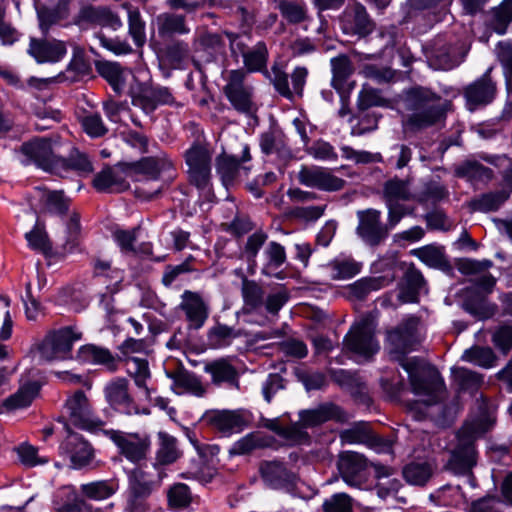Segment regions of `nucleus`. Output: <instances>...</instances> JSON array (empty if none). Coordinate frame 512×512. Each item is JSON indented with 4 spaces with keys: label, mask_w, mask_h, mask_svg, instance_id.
Masks as SVG:
<instances>
[{
    "label": "nucleus",
    "mask_w": 512,
    "mask_h": 512,
    "mask_svg": "<svg viewBox=\"0 0 512 512\" xmlns=\"http://www.w3.org/2000/svg\"><path fill=\"white\" fill-rule=\"evenodd\" d=\"M419 326V318L415 316L403 319L386 332V349L390 357L407 372L413 393L427 397L426 404L433 405L445 394L444 379L435 368L424 369L419 358H405L408 353L417 350L422 342Z\"/></svg>",
    "instance_id": "f257e3e1"
},
{
    "label": "nucleus",
    "mask_w": 512,
    "mask_h": 512,
    "mask_svg": "<svg viewBox=\"0 0 512 512\" xmlns=\"http://www.w3.org/2000/svg\"><path fill=\"white\" fill-rule=\"evenodd\" d=\"M404 107L408 112L406 127L418 132L444 122L451 102L429 87L415 85L404 91Z\"/></svg>",
    "instance_id": "f03ea898"
},
{
    "label": "nucleus",
    "mask_w": 512,
    "mask_h": 512,
    "mask_svg": "<svg viewBox=\"0 0 512 512\" xmlns=\"http://www.w3.org/2000/svg\"><path fill=\"white\" fill-rule=\"evenodd\" d=\"M490 419L467 421L457 433L458 443L451 451L446 469L455 475H470L477 464L475 441L491 427Z\"/></svg>",
    "instance_id": "7ed1b4c3"
},
{
    "label": "nucleus",
    "mask_w": 512,
    "mask_h": 512,
    "mask_svg": "<svg viewBox=\"0 0 512 512\" xmlns=\"http://www.w3.org/2000/svg\"><path fill=\"white\" fill-rule=\"evenodd\" d=\"M225 36L229 41L231 56L236 61L242 59V69L246 75L260 72L269 77V50L265 41H254L251 33L225 32Z\"/></svg>",
    "instance_id": "20e7f679"
},
{
    "label": "nucleus",
    "mask_w": 512,
    "mask_h": 512,
    "mask_svg": "<svg viewBox=\"0 0 512 512\" xmlns=\"http://www.w3.org/2000/svg\"><path fill=\"white\" fill-rule=\"evenodd\" d=\"M225 85L222 92L232 108L240 114L251 116L256 110L254 87L247 81L243 69H232L224 76Z\"/></svg>",
    "instance_id": "39448f33"
},
{
    "label": "nucleus",
    "mask_w": 512,
    "mask_h": 512,
    "mask_svg": "<svg viewBox=\"0 0 512 512\" xmlns=\"http://www.w3.org/2000/svg\"><path fill=\"white\" fill-rule=\"evenodd\" d=\"M129 96L132 105L146 115L154 113L159 106L177 105L172 90L161 85L136 82L130 87Z\"/></svg>",
    "instance_id": "423d86ee"
},
{
    "label": "nucleus",
    "mask_w": 512,
    "mask_h": 512,
    "mask_svg": "<svg viewBox=\"0 0 512 512\" xmlns=\"http://www.w3.org/2000/svg\"><path fill=\"white\" fill-rule=\"evenodd\" d=\"M65 412L69 424L91 433L103 430L105 422L92 410L91 404L82 390L75 391L65 402Z\"/></svg>",
    "instance_id": "0eeeda50"
},
{
    "label": "nucleus",
    "mask_w": 512,
    "mask_h": 512,
    "mask_svg": "<svg viewBox=\"0 0 512 512\" xmlns=\"http://www.w3.org/2000/svg\"><path fill=\"white\" fill-rule=\"evenodd\" d=\"M81 336L71 326L49 332L38 347L40 358L46 362L71 358L73 345Z\"/></svg>",
    "instance_id": "6e6552de"
},
{
    "label": "nucleus",
    "mask_w": 512,
    "mask_h": 512,
    "mask_svg": "<svg viewBox=\"0 0 512 512\" xmlns=\"http://www.w3.org/2000/svg\"><path fill=\"white\" fill-rule=\"evenodd\" d=\"M344 344L348 351L365 359L371 358L379 349V342L375 338V325L369 317H363L350 328L344 337Z\"/></svg>",
    "instance_id": "1a4fd4ad"
},
{
    "label": "nucleus",
    "mask_w": 512,
    "mask_h": 512,
    "mask_svg": "<svg viewBox=\"0 0 512 512\" xmlns=\"http://www.w3.org/2000/svg\"><path fill=\"white\" fill-rule=\"evenodd\" d=\"M185 161L190 183L201 192L210 194L212 174L209 150L201 144H194L185 152Z\"/></svg>",
    "instance_id": "9d476101"
},
{
    "label": "nucleus",
    "mask_w": 512,
    "mask_h": 512,
    "mask_svg": "<svg viewBox=\"0 0 512 512\" xmlns=\"http://www.w3.org/2000/svg\"><path fill=\"white\" fill-rule=\"evenodd\" d=\"M251 160L250 147L248 144L242 145V154L240 157L222 152L215 159L216 173L219 176L223 186L228 189L235 185L242 176H248L251 168L245 163Z\"/></svg>",
    "instance_id": "9b49d317"
},
{
    "label": "nucleus",
    "mask_w": 512,
    "mask_h": 512,
    "mask_svg": "<svg viewBox=\"0 0 512 512\" xmlns=\"http://www.w3.org/2000/svg\"><path fill=\"white\" fill-rule=\"evenodd\" d=\"M105 399L110 407L124 415L150 414L148 408L140 409L129 393V382L126 378H115L104 388Z\"/></svg>",
    "instance_id": "f8f14e48"
},
{
    "label": "nucleus",
    "mask_w": 512,
    "mask_h": 512,
    "mask_svg": "<svg viewBox=\"0 0 512 512\" xmlns=\"http://www.w3.org/2000/svg\"><path fill=\"white\" fill-rule=\"evenodd\" d=\"M206 421L223 436L242 432L252 424L253 416L248 410L212 411L206 415Z\"/></svg>",
    "instance_id": "ddd939ff"
},
{
    "label": "nucleus",
    "mask_w": 512,
    "mask_h": 512,
    "mask_svg": "<svg viewBox=\"0 0 512 512\" xmlns=\"http://www.w3.org/2000/svg\"><path fill=\"white\" fill-rule=\"evenodd\" d=\"M263 482L274 490L291 492L295 489L298 476L279 460H265L259 465Z\"/></svg>",
    "instance_id": "4468645a"
},
{
    "label": "nucleus",
    "mask_w": 512,
    "mask_h": 512,
    "mask_svg": "<svg viewBox=\"0 0 512 512\" xmlns=\"http://www.w3.org/2000/svg\"><path fill=\"white\" fill-rule=\"evenodd\" d=\"M105 433L117 446L120 454L129 461L138 463L145 459L151 444L147 436L118 430H109Z\"/></svg>",
    "instance_id": "2eb2a0df"
},
{
    "label": "nucleus",
    "mask_w": 512,
    "mask_h": 512,
    "mask_svg": "<svg viewBox=\"0 0 512 512\" xmlns=\"http://www.w3.org/2000/svg\"><path fill=\"white\" fill-rule=\"evenodd\" d=\"M357 235L369 246H378L388 236L387 227L381 222V211L369 208L357 212Z\"/></svg>",
    "instance_id": "dca6fc26"
},
{
    "label": "nucleus",
    "mask_w": 512,
    "mask_h": 512,
    "mask_svg": "<svg viewBox=\"0 0 512 512\" xmlns=\"http://www.w3.org/2000/svg\"><path fill=\"white\" fill-rule=\"evenodd\" d=\"M300 184L326 192H336L344 188L346 181L333 175L320 166H302L298 172Z\"/></svg>",
    "instance_id": "f3484780"
},
{
    "label": "nucleus",
    "mask_w": 512,
    "mask_h": 512,
    "mask_svg": "<svg viewBox=\"0 0 512 512\" xmlns=\"http://www.w3.org/2000/svg\"><path fill=\"white\" fill-rule=\"evenodd\" d=\"M21 152L26 157V160L23 161L24 164H35L38 168L54 174L59 156L53 153L52 143L49 139L38 138L24 143Z\"/></svg>",
    "instance_id": "a211bd4d"
},
{
    "label": "nucleus",
    "mask_w": 512,
    "mask_h": 512,
    "mask_svg": "<svg viewBox=\"0 0 512 512\" xmlns=\"http://www.w3.org/2000/svg\"><path fill=\"white\" fill-rule=\"evenodd\" d=\"M68 436L60 444V452L66 455L74 469H81L91 463L94 457V449L82 435L70 432L68 424L65 423Z\"/></svg>",
    "instance_id": "6ab92c4d"
},
{
    "label": "nucleus",
    "mask_w": 512,
    "mask_h": 512,
    "mask_svg": "<svg viewBox=\"0 0 512 512\" xmlns=\"http://www.w3.org/2000/svg\"><path fill=\"white\" fill-rule=\"evenodd\" d=\"M337 468L343 481L350 487L359 488L366 481L367 460L357 452H342Z\"/></svg>",
    "instance_id": "aec40b11"
},
{
    "label": "nucleus",
    "mask_w": 512,
    "mask_h": 512,
    "mask_svg": "<svg viewBox=\"0 0 512 512\" xmlns=\"http://www.w3.org/2000/svg\"><path fill=\"white\" fill-rule=\"evenodd\" d=\"M74 24H94L102 27H109L114 31L120 29L123 23L120 17L111 9L102 6L84 5L80 8L74 19Z\"/></svg>",
    "instance_id": "412c9836"
},
{
    "label": "nucleus",
    "mask_w": 512,
    "mask_h": 512,
    "mask_svg": "<svg viewBox=\"0 0 512 512\" xmlns=\"http://www.w3.org/2000/svg\"><path fill=\"white\" fill-rule=\"evenodd\" d=\"M340 28L346 35L364 37L372 31V21L361 4L348 7L340 17Z\"/></svg>",
    "instance_id": "4be33fe9"
},
{
    "label": "nucleus",
    "mask_w": 512,
    "mask_h": 512,
    "mask_svg": "<svg viewBox=\"0 0 512 512\" xmlns=\"http://www.w3.org/2000/svg\"><path fill=\"white\" fill-rule=\"evenodd\" d=\"M180 309L184 311L189 328L198 330L209 316V306L197 292L185 290L181 295Z\"/></svg>",
    "instance_id": "5701e85b"
},
{
    "label": "nucleus",
    "mask_w": 512,
    "mask_h": 512,
    "mask_svg": "<svg viewBox=\"0 0 512 512\" xmlns=\"http://www.w3.org/2000/svg\"><path fill=\"white\" fill-rule=\"evenodd\" d=\"M491 70V67L488 68L479 79L465 88L464 96L470 110L475 109L479 105H487L495 98L496 84L490 78Z\"/></svg>",
    "instance_id": "b1692460"
},
{
    "label": "nucleus",
    "mask_w": 512,
    "mask_h": 512,
    "mask_svg": "<svg viewBox=\"0 0 512 512\" xmlns=\"http://www.w3.org/2000/svg\"><path fill=\"white\" fill-rule=\"evenodd\" d=\"M94 171L90 157L77 148H73L68 157H61L57 160L54 168V175L68 177L71 173L78 176H86Z\"/></svg>",
    "instance_id": "393cba45"
},
{
    "label": "nucleus",
    "mask_w": 512,
    "mask_h": 512,
    "mask_svg": "<svg viewBox=\"0 0 512 512\" xmlns=\"http://www.w3.org/2000/svg\"><path fill=\"white\" fill-rule=\"evenodd\" d=\"M27 52L37 63H56L64 58L67 48L65 43L60 40L31 38Z\"/></svg>",
    "instance_id": "a878e982"
},
{
    "label": "nucleus",
    "mask_w": 512,
    "mask_h": 512,
    "mask_svg": "<svg viewBox=\"0 0 512 512\" xmlns=\"http://www.w3.org/2000/svg\"><path fill=\"white\" fill-rule=\"evenodd\" d=\"M136 174H141L149 180H158L163 176L174 177V165L165 155L143 157L132 164Z\"/></svg>",
    "instance_id": "bb28decb"
},
{
    "label": "nucleus",
    "mask_w": 512,
    "mask_h": 512,
    "mask_svg": "<svg viewBox=\"0 0 512 512\" xmlns=\"http://www.w3.org/2000/svg\"><path fill=\"white\" fill-rule=\"evenodd\" d=\"M77 358L84 363L103 366L110 372H115L118 369L120 361L108 348L95 344L81 346L77 352Z\"/></svg>",
    "instance_id": "cd10ccee"
},
{
    "label": "nucleus",
    "mask_w": 512,
    "mask_h": 512,
    "mask_svg": "<svg viewBox=\"0 0 512 512\" xmlns=\"http://www.w3.org/2000/svg\"><path fill=\"white\" fill-rule=\"evenodd\" d=\"M345 418L346 413L343 409L332 402H326L318 405L315 409L300 412V420L305 427L317 426L330 420L343 421Z\"/></svg>",
    "instance_id": "c85d7f7f"
},
{
    "label": "nucleus",
    "mask_w": 512,
    "mask_h": 512,
    "mask_svg": "<svg viewBox=\"0 0 512 512\" xmlns=\"http://www.w3.org/2000/svg\"><path fill=\"white\" fill-rule=\"evenodd\" d=\"M53 508L56 512H90V505L79 496L71 485L62 486L53 495Z\"/></svg>",
    "instance_id": "c756f323"
},
{
    "label": "nucleus",
    "mask_w": 512,
    "mask_h": 512,
    "mask_svg": "<svg viewBox=\"0 0 512 512\" xmlns=\"http://www.w3.org/2000/svg\"><path fill=\"white\" fill-rule=\"evenodd\" d=\"M426 281L422 272L411 264L400 282V298L407 303L417 302L420 293L425 290Z\"/></svg>",
    "instance_id": "7c9ffc66"
},
{
    "label": "nucleus",
    "mask_w": 512,
    "mask_h": 512,
    "mask_svg": "<svg viewBox=\"0 0 512 512\" xmlns=\"http://www.w3.org/2000/svg\"><path fill=\"white\" fill-rule=\"evenodd\" d=\"M454 174L472 185L487 184L494 177L491 168L484 166L479 161L470 159L458 164L454 169Z\"/></svg>",
    "instance_id": "2f4dec72"
},
{
    "label": "nucleus",
    "mask_w": 512,
    "mask_h": 512,
    "mask_svg": "<svg viewBox=\"0 0 512 512\" xmlns=\"http://www.w3.org/2000/svg\"><path fill=\"white\" fill-rule=\"evenodd\" d=\"M205 372L211 375L212 382L216 385L226 384L229 387L239 388V374L226 358L207 363Z\"/></svg>",
    "instance_id": "473e14b6"
},
{
    "label": "nucleus",
    "mask_w": 512,
    "mask_h": 512,
    "mask_svg": "<svg viewBox=\"0 0 512 512\" xmlns=\"http://www.w3.org/2000/svg\"><path fill=\"white\" fill-rule=\"evenodd\" d=\"M125 365L126 371L134 380L136 387L143 389L146 399L151 400V395L154 393V389L147 386V381L151 379L148 360L146 358L136 356L126 357Z\"/></svg>",
    "instance_id": "72a5a7b5"
},
{
    "label": "nucleus",
    "mask_w": 512,
    "mask_h": 512,
    "mask_svg": "<svg viewBox=\"0 0 512 512\" xmlns=\"http://www.w3.org/2000/svg\"><path fill=\"white\" fill-rule=\"evenodd\" d=\"M225 47L221 34L207 32L200 37L196 53L206 63L216 62L223 57Z\"/></svg>",
    "instance_id": "f704fd0d"
},
{
    "label": "nucleus",
    "mask_w": 512,
    "mask_h": 512,
    "mask_svg": "<svg viewBox=\"0 0 512 512\" xmlns=\"http://www.w3.org/2000/svg\"><path fill=\"white\" fill-rule=\"evenodd\" d=\"M70 0H58L53 7H42L37 10L39 28L47 36L50 28L69 16Z\"/></svg>",
    "instance_id": "c9c22d12"
},
{
    "label": "nucleus",
    "mask_w": 512,
    "mask_h": 512,
    "mask_svg": "<svg viewBox=\"0 0 512 512\" xmlns=\"http://www.w3.org/2000/svg\"><path fill=\"white\" fill-rule=\"evenodd\" d=\"M93 186L99 192H122L129 188L122 173L111 167H107L95 175Z\"/></svg>",
    "instance_id": "e433bc0d"
},
{
    "label": "nucleus",
    "mask_w": 512,
    "mask_h": 512,
    "mask_svg": "<svg viewBox=\"0 0 512 512\" xmlns=\"http://www.w3.org/2000/svg\"><path fill=\"white\" fill-rule=\"evenodd\" d=\"M383 199L385 203H400L415 200V195L411 192L408 181L394 177L384 183Z\"/></svg>",
    "instance_id": "4c0bfd02"
},
{
    "label": "nucleus",
    "mask_w": 512,
    "mask_h": 512,
    "mask_svg": "<svg viewBox=\"0 0 512 512\" xmlns=\"http://www.w3.org/2000/svg\"><path fill=\"white\" fill-rule=\"evenodd\" d=\"M241 295L244 308L248 312L257 311L264 305L265 291L255 280L242 278Z\"/></svg>",
    "instance_id": "58836bf2"
},
{
    "label": "nucleus",
    "mask_w": 512,
    "mask_h": 512,
    "mask_svg": "<svg viewBox=\"0 0 512 512\" xmlns=\"http://www.w3.org/2000/svg\"><path fill=\"white\" fill-rule=\"evenodd\" d=\"M508 198L509 194L504 190L483 193L471 199L468 207L473 212L497 211Z\"/></svg>",
    "instance_id": "ea45409f"
},
{
    "label": "nucleus",
    "mask_w": 512,
    "mask_h": 512,
    "mask_svg": "<svg viewBox=\"0 0 512 512\" xmlns=\"http://www.w3.org/2000/svg\"><path fill=\"white\" fill-rule=\"evenodd\" d=\"M158 441L159 447L156 452V463L154 467L156 468L158 464L169 465L177 461L180 457L177 439L167 432L160 431L158 432Z\"/></svg>",
    "instance_id": "a19ab883"
},
{
    "label": "nucleus",
    "mask_w": 512,
    "mask_h": 512,
    "mask_svg": "<svg viewBox=\"0 0 512 512\" xmlns=\"http://www.w3.org/2000/svg\"><path fill=\"white\" fill-rule=\"evenodd\" d=\"M128 479V491L146 496H150L152 491L160 483V475H158V479L156 480L140 467L132 469L128 474Z\"/></svg>",
    "instance_id": "79ce46f5"
},
{
    "label": "nucleus",
    "mask_w": 512,
    "mask_h": 512,
    "mask_svg": "<svg viewBox=\"0 0 512 512\" xmlns=\"http://www.w3.org/2000/svg\"><path fill=\"white\" fill-rule=\"evenodd\" d=\"M127 10L128 34L137 48H142L146 43V23L138 8L128 3L122 5Z\"/></svg>",
    "instance_id": "37998d69"
},
{
    "label": "nucleus",
    "mask_w": 512,
    "mask_h": 512,
    "mask_svg": "<svg viewBox=\"0 0 512 512\" xmlns=\"http://www.w3.org/2000/svg\"><path fill=\"white\" fill-rule=\"evenodd\" d=\"M240 336L234 327L217 323L207 333L208 345L213 349H222L230 346Z\"/></svg>",
    "instance_id": "c03bdc74"
},
{
    "label": "nucleus",
    "mask_w": 512,
    "mask_h": 512,
    "mask_svg": "<svg viewBox=\"0 0 512 512\" xmlns=\"http://www.w3.org/2000/svg\"><path fill=\"white\" fill-rule=\"evenodd\" d=\"M403 477L407 483L414 486H425L433 474V468L430 463L410 462L404 466L402 471Z\"/></svg>",
    "instance_id": "a18cd8bd"
},
{
    "label": "nucleus",
    "mask_w": 512,
    "mask_h": 512,
    "mask_svg": "<svg viewBox=\"0 0 512 512\" xmlns=\"http://www.w3.org/2000/svg\"><path fill=\"white\" fill-rule=\"evenodd\" d=\"M40 389L37 382H29L23 385L16 393L6 398L3 406L7 410H16L28 407L36 397Z\"/></svg>",
    "instance_id": "49530a36"
},
{
    "label": "nucleus",
    "mask_w": 512,
    "mask_h": 512,
    "mask_svg": "<svg viewBox=\"0 0 512 512\" xmlns=\"http://www.w3.org/2000/svg\"><path fill=\"white\" fill-rule=\"evenodd\" d=\"M452 375L460 392L475 394L483 384V376L464 367L452 368Z\"/></svg>",
    "instance_id": "de8ad7c7"
},
{
    "label": "nucleus",
    "mask_w": 512,
    "mask_h": 512,
    "mask_svg": "<svg viewBox=\"0 0 512 512\" xmlns=\"http://www.w3.org/2000/svg\"><path fill=\"white\" fill-rule=\"evenodd\" d=\"M92 67L83 55H74L64 73L58 75L59 82L75 83L91 74Z\"/></svg>",
    "instance_id": "09e8293b"
},
{
    "label": "nucleus",
    "mask_w": 512,
    "mask_h": 512,
    "mask_svg": "<svg viewBox=\"0 0 512 512\" xmlns=\"http://www.w3.org/2000/svg\"><path fill=\"white\" fill-rule=\"evenodd\" d=\"M97 71L112 87L116 94H121L125 87V79L120 64L103 61L96 65Z\"/></svg>",
    "instance_id": "8fccbe9b"
},
{
    "label": "nucleus",
    "mask_w": 512,
    "mask_h": 512,
    "mask_svg": "<svg viewBox=\"0 0 512 512\" xmlns=\"http://www.w3.org/2000/svg\"><path fill=\"white\" fill-rule=\"evenodd\" d=\"M334 280L350 279L360 273L362 264L351 257H339L328 265Z\"/></svg>",
    "instance_id": "3c124183"
},
{
    "label": "nucleus",
    "mask_w": 512,
    "mask_h": 512,
    "mask_svg": "<svg viewBox=\"0 0 512 512\" xmlns=\"http://www.w3.org/2000/svg\"><path fill=\"white\" fill-rule=\"evenodd\" d=\"M79 123L83 132L91 139L103 138L109 132L108 126L98 112H85L80 117Z\"/></svg>",
    "instance_id": "603ef678"
},
{
    "label": "nucleus",
    "mask_w": 512,
    "mask_h": 512,
    "mask_svg": "<svg viewBox=\"0 0 512 512\" xmlns=\"http://www.w3.org/2000/svg\"><path fill=\"white\" fill-rule=\"evenodd\" d=\"M118 489L114 480H100L80 486L81 493L91 500H104L111 497Z\"/></svg>",
    "instance_id": "864d4df0"
},
{
    "label": "nucleus",
    "mask_w": 512,
    "mask_h": 512,
    "mask_svg": "<svg viewBox=\"0 0 512 512\" xmlns=\"http://www.w3.org/2000/svg\"><path fill=\"white\" fill-rule=\"evenodd\" d=\"M158 32L161 36L187 34L190 29L185 22V16L179 14H161L157 18Z\"/></svg>",
    "instance_id": "5fc2aeb1"
},
{
    "label": "nucleus",
    "mask_w": 512,
    "mask_h": 512,
    "mask_svg": "<svg viewBox=\"0 0 512 512\" xmlns=\"http://www.w3.org/2000/svg\"><path fill=\"white\" fill-rule=\"evenodd\" d=\"M277 9L279 10L282 18L291 25L303 23L308 19L307 7L303 3L290 0H279L277 2Z\"/></svg>",
    "instance_id": "6e6d98bb"
},
{
    "label": "nucleus",
    "mask_w": 512,
    "mask_h": 512,
    "mask_svg": "<svg viewBox=\"0 0 512 512\" xmlns=\"http://www.w3.org/2000/svg\"><path fill=\"white\" fill-rule=\"evenodd\" d=\"M332 70V81L331 84L334 89L340 91L343 89L346 80L353 72L351 60L345 54H341L337 57H333L330 60Z\"/></svg>",
    "instance_id": "4d7b16f0"
},
{
    "label": "nucleus",
    "mask_w": 512,
    "mask_h": 512,
    "mask_svg": "<svg viewBox=\"0 0 512 512\" xmlns=\"http://www.w3.org/2000/svg\"><path fill=\"white\" fill-rule=\"evenodd\" d=\"M270 445L268 437L261 435L258 432H251L237 440L230 448L232 455H244L252 452L255 449L265 448Z\"/></svg>",
    "instance_id": "13d9d810"
},
{
    "label": "nucleus",
    "mask_w": 512,
    "mask_h": 512,
    "mask_svg": "<svg viewBox=\"0 0 512 512\" xmlns=\"http://www.w3.org/2000/svg\"><path fill=\"white\" fill-rule=\"evenodd\" d=\"M169 377L173 380V385L179 394L189 392L196 396H202L205 392L199 379L192 373L179 371L169 374Z\"/></svg>",
    "instance_id": "bf43d9fd"
},
{
    "label": "nucleus",
    "mask_w": 512,
    "mask_h": 512,
    "mask_svg": "<svg viewBox=\"0 0 512 512\" xmlns=\"http://www.w3.org/2000/svg\"><path fill=\"white\" fill-rule=\"evenodd\" d=\"M461 359L473 365L489 369L495 365L496 356L490 347L472 346L466 349Z\"/></svg>",
    "instance_id": "052dcab7"
},
{
    "label": "nucleus",
    "mask_w": 512,
    "mask_h": 512,
    "mask_svg": "<svg viewBox=\"0 0 512 512\" xmlns=\"http://www.w3.org/2000/svg\"><path fill=\"white\" fill-rule=\"evenodd\" d=\"M277 435L284 438L290 445L309 444L310 436L305 430L303 424H291L289 426L279 427L274 424L267 425Z\"/></svg>",
    "instance_id": "680f3d73"
},
{
    "label": "nucleus",
    "mask_w": 512,
    "mask_h": 512,
    "mask_svg": "<svg viewBox=\"0 0 512 512\" xmlns=\"http://www.w3.org/2000/svg\"><path fill=\"white\" fill-rule=\"evenodd\" d=\"M261 151L270 155L273 153L281 154L287 150L285 136L279 128H270L260 135Z\"/></svg>",
    "instance_id": "e2e57ef3"
},
{
    "label": "nucleus",
    "mask_w": 512,
    "mask_h": 512,
    "mask_svg": "<svg viewBox=\"0 0 512 512\" xmlns=\"http://www.w3.org/2000/svg\"><path fill=\"white\" fill-rule=\"evenodd\" d=\"M512 22V0H503L491 10L490 26L498 34H505Z\"/></svg>",
    "instance_id": "0e129e2a"
},
{
    "label": "nucleus",
    "mask_w": 512,
    "mask_h": 512,
    "mask_svg": "<svg viewBox=\"0 0 512 512\" xmlns=\"http://www.w3.org/2000/svg\"><path fill=\"white\" fill-rule=\"evenodd\" d=\"M412 255L417 257L421 262L431 268H441L446 264V258L443 249L434 244L425 245L423 247L411 251Z\"/></svg>",
    "instance_id": "69168bd1"
},
{
    "label": "nucleus",
    "mask_w": 512,
    "mask_h": 512,
    "mask_svg": "<svg viewBox=\"0 0 512 512\" xmlns=\"http://www.w3.org/2000/svg\"><path fill=\"white\" fill-rule=\"evenodd\" d=\"M430 64L439 70H451L458 66L459 60L455 49L448 45L437 47L433 50L430 56Z\"/></svg>",
    "instance_id": "338daca9"
},
{
    "label": "nucleus",
    "mask_w": 512,
    "mask_h": 512,
    "mask_svg": "<svg viewBox=\"0 0 512 512\" xmlns=\"http://www.w3.org/2000/svg\"><path fill=\"white\" fill-rule=\"evenodd\" d=\"M448 194L449 192L444 185L431 181L424 186L419 194L415 195V201L422 206L435 205L446 198Z\"/></svg>",
    "instance_id": "774afa93"
}]
</instances>
